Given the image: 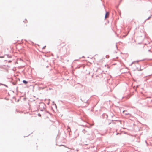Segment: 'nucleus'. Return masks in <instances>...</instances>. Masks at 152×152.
I'll return each instance as SVG.
<instances>
[{"label":"nucleus","mask_w":152,"mask_h":152,"mask_svg":"<svg viewBox=\"0 0 152 152\" xmlns=\"http://www.w3.org/2000/svg\"><path fill=\"white\" fill-rule=\"evenodd\" d=\"M109 12H106V13L105 14V19L107 18L108 17V16H109Z\"/></svg>","instance_id":"nucleus-1"},{"label":"nucleus","mask_w":152,"mask_h":152,"mask_svg":"<svg viewBox=\"0 0 152 152\" xmlns=\"http://www.w3.org/2000/svg\"><path fill=\"white\" fill-rule=\"evenodd\" d=\"M23 83L25 84H27V83H28V82H27V81H26V80H23Z\"/></svg>","instance_id":"nucleus-2"},{"label":"nucleus","mask_w":152,"mask_h":152,"mask_svg":"<svg viewBox=\"0 0 152 152\" xmlns=\"http://www.w3.org/2000/svg\"><path fill=\"white\" fill-rule=\"evenodd\" d=\"M24 22L25 23H27V21L26 20H25Z\"/></svg>","instance_id":"nucleus-3"},{"label":"nucleus","mask_w":152,"mask_h":152,"mask_svg":"<svg viewBox=\"0 0 152 152\" xmlns=\"http://www.w3.org/2000/svg\"><path fill=\"white\" fill-rule=\"evenodd\" d=\"M64 44V42H61V44H63H63Z\"/></svg>","instance_id":"nucleus-4"},{"label":"nucleus","mask_w":152,"mask_h":152,"mask_svg":"<svg viewBox=\"0 0 152 152\" xmlns=\"http://www.w3.org/2000/svg\"><path fill=\"white\" fill-rule=\"evenodd\" d=\"M124 112H125V111H123V113H124Z\"/></svg>","instance_id":"nucleus-5"}]
</instances>
